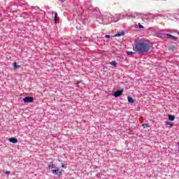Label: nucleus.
<instances>
[{"label":"nucleus","mask_w":179,"mask_h":179,"mask_svg":"<svg viewBox=\"0 0 179 179\" xmlns=\"http://www.w3.org/2000/svg\"><path fill=\"white\" fill-rule=\"evenodd\" d=\"M166 125H171V127H173V124L170 122H166Z\"/></svg>","instance_id":"f3484780"},{"label":"nucleus","mask_w":179,"mask_h":179,"mask_svg":"<svg viewBox=\"0 0 179 179\" xmlns=\"http://www.w3.org/2000/svg\"><path fill=\"white\" fill-rule=\"evenodd\" d=\"M9 142L11 143H17V138H9Z\"/></svg>","instance_id":"423d86ee"},{"label":"nucleus","mask_w":179,"mask_h":179,"mask_svg":"<svg viewBox=\"0 0 179 179\" xmlns=\"http://www.w3.org/2000/svg\"><path fill=\"white\" fill-rule=\"evenodd\" d=\"M52 173L55 176H62V170L59 171V169H53L52 170Z\"/></svg>","instance_id":"f03ea898"},{"label":"nucleus","mask_w":179,"mask_h":179,"mask_svg":"<svg viewBox=\"0 0 179 179\" xmlns=\"http://www.w3.org/2000/svg\"><path fill=\"white\" fill-rule=\"evenodd\" d=\"M169 120H170V121H174V120H176V117L173 115H169Z\"/></svg>","instance_id":"9b49d317"},{"label":"nucleus","mask_w":179,"mask_h":179,"mask_svg":"<svg viewBox=\"0 0 179 179\" xmlns=\"http://www.w3.org/2000/svg\"><path fill=\"white\" fill-rule=\"evenodd\" d=\"M62 167L64 169L65 168V165H64V164H62Z\"/></svg>","instance_id":"412c9836"},{"label":"nucleus","mask_w":179,"mask_h":179,"mask_svg":"<svg viewBox=\"0 0 179 179\" xmlns=\"http://www.w3.org/2000/svg\"><path fill=\"white\" fill-rule=\"evenodd\" d=\"M110 35H106V38H110Z\"/></svg>","instance_id":"6ab92c4d"},{"label":"nucleus","mask_w":179,"mask_h":179,"mask_svg":"<svg viewBox=\"0 0 179 179\" xmlns=\"http://www.w3.org/2000/svg\"><path fill=\"white\" fill-rule=\"evenodd\" d=\"M124 34H125L124 32L117 33L114 36V37H122V36H124Z\"/></svg>","instance_id":"1a4fd4ad"},{"label":"nucleus","mask_w":179,"mask_h":179,"mask_svg":"<svg viewBox=\"0 0 179 179\" xmlns=\"http://www.w3.org/2000/svg\"><path fill=\"white\" fill-rule=\"evenodd\" d=\"M14 69H19L20 68V66L17 65L16 62L13 63Z\"/></svg>","instance_id":"f8f14e48"},{"label":"nucleus","mask_w":179,"mask_h":179,"mask_svg":"<svg viewBox=\"0 0 179 179\" xmlns=\"http://www.w3.org/2000/svg\"><path fill=\"white\" fill-rule=\"evenodd\" d=\"M79 83H80V81H78V82L77 83V85H79Z\"/></svg>","instance_id":"4be33fe9"},{"label":"nucleus","mask_w":179,"mask_h":179,"mask_svg":"<svg viewBox=\"0 0 179 179\" xmlns=\"http://www.w3.org/2000/svg\"><path fill=\"white\" fill-rule=\"evenodd\" d=\"M178 145H179V143H178Z\"/></svg>","instance_id":"5701e85b"},{"label":"nucleus","mask_w":179,"mask_h":179,"mask_svg":"<svg viewBox=\"0 0 179 179\" xmlns=\"http://www.w3.org/2000/svg\"><path fill=\"white\" fill-rule=\"evenodd\" d=\"M48 169H57V166H55V164H54V163L50 162L48 165Z\"/></svg>","instance_id":"0eeeda50"},{"label":"nucleus","mask_w":179,"mask_h":179,"mask_svg":"<svg viewBox=\"0 0 179 179\" xmlns=\"http://www.w3.org/2000/svg\"><path fill=\"white\" fill-rule=\"evenodd\" d=\"M122 92H124V90H117V92H115L113 94V96L115 97H120V96L122 95Z\"/></svg>","instance_id":"20e7f679"},{"label":"nucleus","mask_w":179,"mask_h":179,"mask_svg":"<svg viewBox=\"0 0 179 179\" xmlns=\"http://www.w3.org/2000/svg\"><path fill=\"white\" fill-rule=\"evenodd\" d=\"M150 127L149 124H143V128H149Z\"/></svg>","instance_id":"4468645a"},{"label":"nucleus","mask_w":179,"mask_h":179,"mask_svg":"<svg viewBox=\"0 0 179 179\" xmlns=\"http://www.w3.org/2000/svg\"><path fill=\"white\" fill-rule=\"evenodd\" d=\"M57 20H58V13H57V12H55V19H54L55 24H57Z\"/></svg>","instance_id":"6e6552de"},{"label":"nucleus","mask_w":179,"mask_h":179,"mask_svg":"<svg viewBox=\"0 0 179 179\" xmlns=\"http://www.w3.org/2000/svg\"><path fill=\"white\" fill-rule=\"evenodd\" d=\"M110 64L113 66H117V62L115 61L110 62Z\"/></svg>","instance_id":"ddd939ff"},{"label":"nucleus","mask_w":179,"mask_h":179,"mask_svg":"<svg viewBox=\"0 0 179 179\" xmlns=\"http://www.w3.org/2000/svg\"><path fill=\"white\" fill-rule=\"evenodd\" d=\"M127 55H132V54H134L133 52H127Z\"/></svg>","instance_id":"dca6fc26"},{"label":"nucleus","mask_w":179,"mask_h":179,"mask_svg":"<svg viewBox=\"0 0 179 179\" xmlns=\"http://www.w3.org/2000/svg\"><path fill=\"white\" fill-rule=\"evenodd\" d=\"M59 1H60V2L64 3V2H65V1H66V0H59Z\"/></svg>","instance_id":"aec40b11"},{"label":"nucleus","mask_w":179,"mask_h":179,"mask_svg":"<svg viewBox=\"0 0 179 179\" xmlns=\"http://www.w3.org/2000/svg\"><path fill=\"white\" fill-rule=\"evenodd\" d=\"M138 27L139 29H143V26L141 23H138Z\"/></svg>","instance_id":"2eb2a0df"},{"label":"nucleus","mask_w":179,"mask_h":179,"mask_svg":"<svg viewBox=\"0 0 179 179\" xmlns=\"http://www.w3.org/2000/svg\"><path fill=\"white\" fill-rule=\"evenodd\" d=\"M127 100L129 103H135V101L134 100V99H132V97L131 96H128L127 97Z\"/></svg>","instance_id":"9d476101"},{"label":"nucleus","mask_w":179,"mask_h":179,"mask_svg":"<svg viewBox=\"0 0 179 179\" xmlns=\"http://www.w3.org/2000/svg\"><path fill=\"white\" fill-rule=\"evenodd\" d=\"M34 100V99L31 96H26L23 99L24 103H33Z\"/></svg>","instance_id":"7ed1b4c3"},{"label":"nucleus","mask_w":179,"mask_h":179,"mask_svg":"<svg viewBox=\"0 0 179 179\" xmlns=\"http://www.w3.org/2000/svg\"><path fill=\"white\" fill-rule=\"evenodd\" d=\"M133 50L136 52H138V54H145V52H149L150 50V42L143 39L134 41Z\"/></svg>","instance_id":"f257e3e1"},{"label":"nucleus","mask_w":179,"mask_h":179,"mask_svg":"<svg viewBox=\"0 0 179 179\" xmlns=\"http://www.w3.org/2000/svg\"><path fill=\"white\" fill-rule=\"evenodd\" d=\"M5 173L6 174H10V171H6Z\"/></svg>","instance_id":"a211bd4d"},{"label":"nucleus","mask_w":179,"mask_h":179,"mask_svg":"<svg viewBox=\"0 0 179 179\" xmlns=\"http://www.w3.org/2000/svg\"><path fill=\"white\" fill-rule=\"evenodd\" d=\"M164 38H170L171 40H174L176 38V36L170 35L169 34L164 35Z\"/></svg>","instance_id":"39448f33"}]
</instances>
